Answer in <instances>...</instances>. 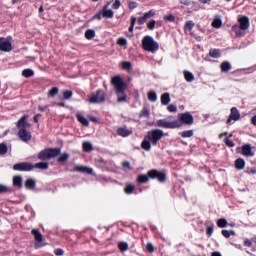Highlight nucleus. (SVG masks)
Here are the masks:
<instances>
[{"instance_id": "nucleus-1", "label": "nucleus", "mask_w": 256, "mask_h": 256, "mask_svg": "<svg viewBox=\"0 0 256 256\" xmlns=\"http://www.w3.org/2000/svg\"><path fill=\"white\" fill-rule=\"evenodd\" d=\"M165 137V133L161 129H152L147 132L143 141L141 142V149L144 151H151V145L157 147L159 141Z\"/></svg>"}, {"instance_id": "nucleus-2", "label": "nucleus", "mask_w": 256, "mask_h": 256, "mask_svg": "<svg viewBox=\"0 0 256 256\" xmlns=\"http://www.w3.org/2000/svg\"><path fill=\"white\" fill-rule=\"evenodd\" d=\"M112 85L116 89L117 103H125L127 101V83L121 76H114L111 80Z\"/></svg>"}, {"instance_id": "nucleus-3", "label": "nucleus", "mask_w": 256, "mask_h": 256, "mask_svg": "<svg viewBox=\"0 0 256 256\" xmlns=\"http://www.w3.org/2000/svg\"><path fill=\"white\" fill-rule=\"evenodd\" d=\"M238 23H239V26L234 25L232 27V31H235L236 37H241L243 35V33L241 31H247V29H249V27L251 26V24L249 22V17L240 16L238 18Z\"/></svg>"}, {"instance_id": "nucleus-4", "label": "nucleus", "mask_w": 256, "mask_h": 256, "mask_svg": "<svg viewBox=\"0 0 256 256\" xmlns=\"http://www.w3.org/2000/svg\"><path fill=\"white\" fill-rule=\"evenodd\" d=\"M173 119V116H169L167 119H160L156 122V127H161L162 129H179L181 128V121L179 120H169Z\"/></svg>"}, {"instance_id": "nucleus-5", "label": "nucleus", "mask_w": 256, "mask_h": 256, "mask_svg": "<svg viewBox=\"0 0 256 256\" xmlns=\"http://www.w3.org/2000/svg\"><path fill=\"white\" fill-rule=\"evenodd\" d=\"M142 49L148 51V53H155L156 51H159V43H157L153 37L145 36L142 39Z\"/></svg>"}, {"instance_id": "nucleus-6", "label": "nucleus", "mask_w": 256, "mask_h": 256, "mask_svg": "<svg viewBox=\"0 0 256 256\" xmlns=\"http://www.w3.org/2000/svg\"><path fill=\"white\" fill-rule=\"evenodd\" d=\"M59 155H61V148H47L39 152L38 159L48 161V159H53Z\"/></svg>"}, {"instance_id": "nucleus-7", "label": "nucleus", "mask_w": 256, "mask_h": 256, "mask_svg": "<svg viewBox=\"0 0 256 256\" xmlns=\"http://www.w3.org/2000/svg\"><path fill=\"white\" fill-rule=\"evenodd\" d=\"M109 5H111V3L106 4L102 10L93 16V19H96L97 21H101L102 19H113L115 13L113 10L109 9Z\"/></svg>"}, {"instance_id": "nucleus-8", "label": "nucleus", "mask_w": 256, "mask_h": 256, "mask_svg": "<svg viewBox=\"0 0 256 256\" xmlns=\"http://www.w3.org/2000/svg\"><path fill=\"white\" fill-rule=\"evenodd\" d=\"M0 51H2V53L13 51V37H0Z\"/></svg>"}, {"instance_id": "nucleus-9", "label": "nucleus", "mask_w": 256, "mask_h": 256, "mask_svg": "<svg viewBox=\"0 0 256 256\" xmlns=\"http://www.w3.org/2000/svg\"><path fill=\"white\" fill-rule=\"evenodd\" d=\"M107 100V93L103 91L102 89H98L96 93L92 94L91 97L89 98V103H105Z\"/></svg>"}, {"instance_id": "nucleus-10", "label": "nucleus", "mask_w": 256, "mask_h": 256, "mask_svg": "<svg viewBox=\"0 0 256 256\" xmlns=\"http://www.w3.org/2000/svg\"><path fill=\"white\" fill-rule=\"evenodd\" d=\"M148 175L150 179H157L159 183H165V181H167V172H165V170L159 171L157 169H152L148 171Z\"/></svg>"}, {"instance_id": "nucleus-11", "label": "nucleus", "mask_w": 256, "mask_h": 256, "mask_svg": "<svg viewBox=\"0 0 256 256\" xmlns=\"http://www.w3.org/2000/svg\"><path fill=\"white\" fill-rule=\"evenodd\" d=\"M178 121H180L181 125H193L195 118L191 113L185 112L178 115Z\"/></svg>"}, {"instance_id": "nucleus-12", "label": "nucleus", "mask_w": 256, "mask_h": 256, "mask_svg": "<svg viewBox=\"0 0 256 256\" xmlns=\"http://www.w3.org/2000/svg\"><path fill=\"white\" fill-rule=\"evenodd\" d=\"M31 233L36 241L35 249H39V247H45V245H47V243H43V234H41L39 229H32Z\"/></svg>"}, {"instance_id": "nucleus-13", "label": "nucleus", "mask_w": 256, "mask_h": 256, "mask_svg": "<svg viewBox=\"0 0 256 256\" xmlns=\"http://www.w3.org/2000/svg\"><path fill=\"white\" fill-rule=\"evenodd\" d=\"M241 119V113L237 107H232L230 110V115L226 121L227 125H232L231 121H239Z\"/></svg>"}, {"instance_id": "nucleus-14", "label": "nucleus", "mask_w": 256, "mask_h": 256, "mask_svg": "<svg viewBox=\"0 0 256 256\" xmlns=\"http://www.w3.org/2000/svg\"><path fill=\"white\" fill-rule=\"evenodd\" d=\"M34 166L29 162L17 163L13 166L14 171H33Z\"/></svg>"}, {"instance_id": "nucleus-15", "label": "nucleus", "mask_w": 256, "mask_h": 256, "mask_svg": "<svg viewBox=\"0 0 256 256\" xmlns=\"http://www.w3.org/2000/svg\"><path fill=\"white\" fill-rule=\"evenodd\" d=\"M28 119H29V115L25 114L18 120L16 125L18 131H21V129H29L31 127V124L27 122Z\"/></svg>"}, {"instance_id": "nucleus-16", "label": "nucleus", "mask_w": 256, "mask_h": 256, "mask_svg": "<svg viewBox=\"0 0 256 256\" xmlns=\"http://www.w3.org/2000/svg\"><path fill=\"white\" fill-rule=\"evenodd\" d=\"M241 153L244 157H255V152L253 151V147H251V144L242 145Z\"/></svg>"}, {"instance_id": "nucleus-17", "label": "nucleus", "mask_w": 256, "mask_h": 256, "mask_svg": "<svg viewBox=\"0 0 256 256\" xmlns=\"http://www.w3.org/2000/svg\"><path fill=\"white\" fill-rule=\"evenodd\" d=\"M18 137L24 143H27V142L31 141V138H32L31 132L27 131V129H20L18 131Z\"/></svg>"}, {"instance_id": "nucleus-18", "label": "nucleus", "mask_w": 256, "mask_h": 256, "mask_svg": "<svg viewBox=\"0 0 256 256\" xmlns=\"http://www.w3.org/2000/svg\"><path fill=\"white\" fill-rule=\"evenodd\" d=\"M151 17H155L154 10L145 12L142 17L138 18V25H145V23H147V20L151 19Z\"/></svg>"}, {"instance_id": "nucleus-19", "label": "nucleus", "mask_w": 256, "mask_h": 256, "mask_svg": "<svg viewBox=\"0 0 256 256\" xmlns=\"http://www.w3.org/2000/svg\"><path fill=\"white\" fill-rule=\"evenodd\" d=\"M73 171H76L78 173H87V175H93V168H89L87 166H75L74 167V170Z\"/></svg>"}, {"instance_id": "nucleus-20", "label": "nucleus", "mask_w": 256, "mask_h": 256, "mask_svg": "<svg viewBox=\"0 0 256 256\" xmlns=\"http://www.w3.org/2000/svg\"><path fill=\"white\" fill-rule=\"evenodd\" d=\"M133 133L132 130H129L127 127H120L117 129V135L119 137H129Z\"/></svg>"}, {"instance_id": "nucleus-21", "label": "nucleus", "mask_w": 256, "mask_h": 256, "mask_svg": "<svg viewBox=\"0 0 256 256\" xmlns=\"http://www.w3.org/2000/svg\"><path fill=\"white\" fill-rule=\"evenodd\" d=\"M150 179H151V176H149V172H147V174H140V175H138L136 181L140 185H143V183H149Z\"/></svg>"}, {"instance_id": "nucleus-22", "label": "nucleus", "mask_w": 256, "mask_h": 256, "mask_svg": "<svg viewBox=\"0 0 256 256\" xmlns=\"http://www.w3.org/2000/svg\"><path fill=\"white\" fill-rule=\"evenodd\" d=\"M234 167L238 171H243V169H245V159L243 158L236 159L234 162Z\"/></svg>"}, {"instance_id": "nucleus-23", "label": "nucleus", "mask_w": 256, "mask_h": 256, "mask_svg": "<svg viewBox=\"0 0 256 256\" xmlns=\"http://www.w3.org/2000/svg\"><path fill=\"white\" fill-rule=\"evenodd\" d=\"M13 186L18 187V189H21L23 187V178L21 176H14Z\"/></svg>"}, {"instance_id": "nucleus-24", "label": "nucleus", "mask_w": 256, "mask_h": 256, "mask_svg": "<svg viewBox=\"0 0 256 256\" xmlns=\"http://www.w3.org/2000/svg\"><path fill=\"white\" fill-rule=\"evenodd\" d=\"M220 69H221L222 73H229V71H231V69H232L231 63H229L227 61L222 62L220 65Z\"/></svg>"}, {"instance_id": "nucleus-25", "label": "nucleus", "mask_w": 256, "mask_h": 256, "mask_svg": "<svg viewBox=\"0 0 256 256\" xmlns=\"http://www.w3.org/2000/svg\"><path fill=\"white\" fill-rule=\"evenodd\" d=\"M76 118L78 119L79 123L83 125V127H89V120L85 118L82 114H76Z\"/></svg>"}, {"instance_id": "nucleus-26", "label": "nucleus", "mask_w": 256, "mask_h": 256, "mask_svg": "<svg viewBox=\"0 0 256 256\" xmlns=\"http://www.w3.org/2000/svg\"><path fill=\"white\" fill-rule=\"evenodd\" d=\"M169 103H171V96L167 92L163 93L161 95V104L162 105H169Z\"/></svg>"}, {"instance_id": "nucleus-27", "label": "nucleus", "mask_w": 256, "mask_h": 256, "mask_svg": "<svg viewBox=\"0 0 256 256\" xmlns=\"http://www.w3.org/2000/svg\"><path fill=\"white\" fill-rule=\"evenodd\" d=\"M122 69L124 71H128V73H131V71H133V64L129 61H123L121 63Z\"/></svg>"}, {"instance_id": "nucleus-28", "label": "nucleus", "mask_w": 256, "mask_h": 256, "mask_svg": "<svg viewBox=\"0 0 256 256\" xmlns=\"http://www.w3.org/2000/svg\"><path fill=\"white\" fill-rule=\"evenodd\" d=\"M209 55H210V57H212L213 59H219V57H221V50L216 49V48L210 49Z\"/></svg>"}, {"instance_id": "nucleus-29", "label": "nucleus", "mask_w": 256, "mask_h": 256, "mask_svg": "<svg viewBox=\"0 0 256 256\" xmlns=\"http://www.w3.org/2000/svg\"><path fill=\"white\" fill-rule=\"evenodd\" d=\"M82 149L85 153H90V151H93V144L91 142H83Z\"/></svg>"}, {"instance_id": "nucleus-30", "label": "nucleus", "mask_w": 256, "mask_h": 256, "mask_svg": "<svg viewBox=\"0 0 256 256\" xmlns=\"http://www.w3.org/2000/svg\"><path fill=\"white\" fill-rule=\"evenodd\" d=\"M179 135L183 139H187V138L193 137L194 132L193 130H185V131L179 132Z\"/></svg>"}, {"instance_id": "nucleus-31", "label": "nucleus", "mask_w": 256, "mask_h": 256, "mask_svg": "<svg viewBox=\"0 0 256 256\" xmlns=\"http://www.w3.org/2000/svg\"><path fill=\"white\" fill-rule=\"evenodd\" d=\"M184 77L188 83L195 81V76L193 75V73H191L187 70L184 71Z\"/></svg>"}, {"instance_id": "nucleus-32", "label": "nucleus", "mask_w": 256, "mask_h": 256, "mask_svg": "<svg viewBox=\"0 0 256 256\" xmlns=\"http://www.w3.org/2000/svg\"><path fill=\"white\" fill-rule=\"evenodd\" d=\"M36 182L32 178H28L25 182L26 189H35Z\"/></svg>"}, {"instance_id": "nucleus-33", "label": "nucleus", "mask_w": 256, "mask_h": 256, "mask_svg": "<svg viewBox=\"0 0 256 256\" xmlns=\"http://www.w3.org/2000/svg\"><path fill=\"white\" fill-rule=\"evenodd\" d=\"M142 117H146V119H149V117H151V111L149 110V108H144L139 113V118L142 119Z\"/></svg>"}, {"instance_id": "nucleus-34", "label": "nucleus", "mask_w": 256, "mask_h": 256, "mask_svg": "<svg viewBox=\"0 0 256 256\" xmlns=\"http://www.w3.org/2000/svg\"><path fill=\"white\" fill-rule=\"evenodd\" d=\"M35 75V72L32 69H24L22 71V76L26 77V79H29V77H33Z\"/></svg>"}, {"instance_id": "nucleus-35", "label": "nucleus", "mask_w": 256, "mask_h": 256, "mask_svg": "<svg viewBox=\"0 0 256 256\" xmlns=\"http://www.w3.org/2000/svg\"><path fill=\"white\" fill-rule=\"evenodd\" d=\"M34 169H49V163L47 162H39L33 165Z\"/></svg>"}, {"instance_id": "nucleus-36", "label": "nucleus", "mask_w": 256, "mask_h": 256, "mask_svg": "<svg viewBox=\"0 0 256 256\" xmlns=\"http://www.w3.org/2000/svg\"><path fill=\"white\" fill-rule=\"evenodd\" d=\"M118 249L122 252L125 253V251H129V244L127 242H120L118 244Z\"/></svg>"}, {"instance_id": "nucleus-37", "label": "nucleus", "mask_w": 256, "mask_h": 256, "mask_svg": "<svg viewBox=\"0 0 256 256\" xmlns=\"http://www.w3.org/2000/svg\"><path fill=\"white\" fill-rule=\"evenodd\" d=\"M59 95V88L58 87H52L48 91V97H57Z\"/></svg>"}, {"instance_id": "nucleus-38", "label": "nucleus", "mask_w": 256, "mask_h": 256, "mask_svg": "<svg viewBox=\"0 0 256 256\" xmlns=\"http://www.w3.org/2000/svg\"><path fill=\"white\" fill-rule=\"evenodd\" d=\"M130 27L128 29L129 33H133L135 29V23H137V18L135 16H131L130 18Z\"/></svg>"}, {"instance_id": "nucleus-39", "label": "nucleus", "mask_w": 256, "mask_h": 256, "mask_svg": "<svg viewBox=\"0 0 256 256\" xmlns=\"http://www.w3.org/2000/svg\"><path fill=\"white\" fill-rule=\"evenodd\" d=\"M133 191H135V185L133 184H127L126 187L124 188V192L126 193V195H131Z\"/></svg>"}, {"instance_id": "nucleus-40", "label": "nucleus", "mask_w": 256, "mask_h": 256, "mask_svg": "<svg viewBox=\"0 0 256 256\" xmlns=\"http://www.w3.org/2000/svg\"><path fill=\"white\" fill-rule=\"evenodd\" d=\"M95 37V30L93 29H88L85 32V38L88 39V41H91V39H93Z\"/></svg>"}, {"instance_id": "nucleus-41", "label": "nucleus", "mask_w": 256, "mask_h": 256, "mask_svg": "<svg viewBox=\"0 0 256 256\" xmlns=\"http://www.w3.org/2000/svg\"><path fill=\"white\" fill-rule=\"evenodd\" d=\"M193 27H195V22H193L191 20L186 21L185 26H184L185 31H192Z\"/></svg>"}, {"instance_id": "nucleus-42", "label": "nucleus", "mask_w": 256, "mask_h": 256, "mask_svg": "<svg viewBox=\"0 0 256 256\" xmlns=\"http://www.w3.org/2000/svg\"><path fill=\"white\" fill-rule=\"evenodd\" d=\"M148 100L155 103L157 101V93L155 91L148 92Z\"/></svg>"}, {"instance_id": "nucleus-43", "label": "nucleus", "mask_w": 256, "mask_h": 256, "mask_svg": "<svg viewBox=\"0 0 256 256\" xmlns=\"http://www.w3.org/2000/svg\"><path fill=\"white\" fill-rule=\"evenodd\" d=\"M69 161V153H64L58 158V163H67Z\"/></svg>"}, {"instance_id": "nucleus-44", "label": "nucleus", "mask_w": 256, "mask_h": 256, "mask_svg": "<svg viewBox=\"0 0 256 256\" xmlns=\"http://www.w3.org/2000/svg\"><path fill=\"white\" fill-rule=\"evenodd\" d=\"M73 97V91L72 90H65L63 92V99H65L66 101H69V99H71Z\"/></svg>"}, {"instance_id": "nucleus-45", "label": "nucleus", "mask_w": 256, "mask_h": 256, "mask_svg": "<svg viewBox=\"0 0 256 256\" xmlns=\"http://www.w3.org/2000/svg\"><path fill=\"white\" fill-rule=\"evenodd\" d=\"M217 226L220 227V229L227 227V219L225 218L218 219Z\"/></svg>"}, {"instance_id": "nucleus-46", "label": "nucleus", "mask_w": 256, "mask_h": 256, "mask_svg": "<svg viewBox=\"0 0 256 256\" xmlns=\"http://www.w3.org/2000/svg\"><path fill=\"white\" fill-rule=\"evenodd\" d=\"M221 234L223 235V237H225L226 239H229V237H231V235H235V231L231 230H222Z\"/></svg>"}, {"instance_id": "nucleus-47", "label": "nucleus", "mask_w": 256, "mask_h": 256, "mask_svg": "<svg viewBox=\"0 0 256 256\" xmlns=\"http://www.w3.org/2000/svg\"><path fill=\"white\" fill-rule=\"evenodd\" d=\"M7 151H9L7 144L1 143L0 144V155H6Z\"/></svg>"}, {"instance_id": "nucleus-48", "label": "nucleus", "mask_w": 256, "mask_h": 256, "mask_svg": "<svg viewBox=\"0 0 256 256\" xmlns=\"http://www.w3.org/2000/svg\"><path fill=\"white\" fill-rule=\"evenodd\" d=\"M221 25H223V22L221 21V19H214V21L212 22V26L215 29H219Z\"/></svg>"}, {"instance_id": "nucleus-49", "label": "nucleus", "mask_w": 256, "mask_h": 256, "mask_svg": "<svg viewBox=\"0 0 256 256\" xmlns=\"http://www.w3.org/2000/svg\"><path fill=\"white\" fill-rule=\"evenodd\" d=\"M155 25H157V21L155 20H150L147 23V29H149V31H153V29H155Z\"/></svg>"}, {"instance_id": "nucleus-50", "label": "nucleus", "mask_w": 256, "mask_h": 256, "mask_svg": "<svg viewBox=\"0 0 256 256\" xmlns=\"http://www.w3.org/2000/svg\"><path fill=\"white\" fill-rule=\"evenodd\" d=\"M164 21H168L169 23H175V16H173L172 14L165 15Z\"/></svg>"}, {"instance_id": "nucleus-51", "label": "nucleus", "mask_w": 256, "mask_h": 256, "mask_svg": "<svg viewBox=\"0 0 256 256\" xmlns=\"http://www.w3.org/2000/svg\"><path fill=\"white\" fill-rule=\"evenodd\" d=\"M224 143L227 147H235V142L231 141L228 137L224 138Z\"/></svg>"}, {"instance_id": "nucleus-52", "label": "nucleus", "mask_w": 256, "mask_h": 256, "mask_svg": "<svg viewBox=\"0 0 256 256\" xmlns=\"http://www.w3.org/2000/svg\"><path fill=\"white\" fill-rule=\"evenodd\" d=\"M167 110L169 111V113H177V106L170 104L168 105Z\"/></svg>"}, {"instance_id": "nucleus-53", "label": "nucleus", "mask_w": 256, "mask_h": 256, "mask_svg": "<svg viewBox=\"0 0 256 256\" xmlns=\"http://www.w3.org/2000/svg\"><path fill=\"white\" fill-rule=\"evenodd\" d=\"M146 251H147L148 253H153V252L155 251V247L153 246L152 243H147V245H146Z\"/></svg>"}, {"instance_id": "nucleus-54", "label": "nucleus", "mask_w": 256, "mask_h": 256, "mask_svg": "<svg viewBox=\"0 0 256 256\" xmlns=\"http://www.w3.org/2000/svg\"><path fill=\"white\" fill-rule=\"evenodd\" d=\"M117 43L120 45V47L127 46V40L125 38H119Z\"/></svg>"}, {"instance_id": "nucleus-55", "label": "nucleus", "mask_w": 256, "mask_h": 256, "mask_svg": "<svg viewBox=\"0 0 256 256\" xmlns=\"http://www.w3.org/2000/svg\"><path fill=\"white\" fill-rule=\"evenodd\" d=\"M64 251H63V249H61V248H57L56 250H54V254L56 255V256H63L64 255Z\"/></svg>"}, {"instance_id": "nucleus-56", "label": "nucleus", "mask_w": 256, "mask_h": 256, "mask_svg": "<svg viewBox=\"0 0 256 256\" xmlns=\"http://www.w3.org/2000/svg\"><path fill=\"white\" fill-rule=\"evenodd\" d=\"M9 192V188L3 184H0V194Z\"/></svg>"}, {"instance_id": "nucleus-57", "label": "nucleus", "mask_w": 256, "mask_h": 256, "mask_svg": "<svg viewBox=\"0 0 256 256\" xmlns=\"http://www.w3.org/2000/svg\"><path fill=\"white\" fill-rule=\"evenodd\" d=\"M122 166L125 168V169H129L130 171H131V162H129V161H124L123 163H122Z\"/></svg>"}, {"instance_id": "nucleus-58", "label": "nucleus", "mask_w": 256, "mask_h": 256, "mask_svg": "<svg viewBox=\"0 0 256 256\" xmlns=\"http://www.w3.org/2000/svg\"><path fill=\"white\" fill-rule=\"evenodd\" d=\"M252 246H253V239L252 240L246 239L244 241V247H252Z\"/></svg>"}, {"instance_id": "nucleus-59", "label": "nucleus", "mask_w": 256, "mask_h": 256, "mask_svg": "<svg viewBox=\"0 0 256 256\" xmlns=\"http://www.w3.org/2000/svg\"><path fill=\"white\" fill-rule=\"evenodd\" d=\"M206 235H208V237H211V235H213V226L207 227Z\"/></svg>"}, {"instance_id": "nucleus-60", "label": "nucleus", "mask_w": 256, "mask_h": 256, "mask_svg": "<svg viewBox=\"0 0 256 256\" xmlns=\"http://www.w3.org/2000/svg\"><path fill=\"white\" fill-rule=\"evenodd\" d=\"M112 7H113V9H119L121 7V1L115 0Z\"/></svg>"}, {"instance_id": "nucleus-61", "label": "nucleus", "mask_w": 256, "mask_h": 256, "mask_svg": "<svg viewBox=\"0 0 256 256\" xmlns=\"http://www.w3.org/2000/svg\"><path fill=\"white\" fill-rule=\"evenodd\" d=\"M137 7H138L137 2H134V1L129 2V9L133 10V9H137Z\"/></svg>"}, {"instance_id": "nucleus-62", "label": "nucleus", "mask_w": 256, "mask_h": 256, "mask_svg": "<svg viewBox=\"0 0 256 256\" xmlns=\"http://www.w3.org/2000/svg\"><path fill=\"white\" fill-rule=\"evenodd\" d=\"M182 5H186V7H189V5H191V1L190 0H181L180 2Z\"/></svg>"}, {"instance_id": "nucleus-63", "label": "nucleus", "mask_w": 256, "mask_h": 256, "mask_svg": "<svg viewBox=\"0 0 256 256\" xmlns=\"http://www.w3.org/2000/svg\"><path fill=\"white\" fill-rule=\"evenodd\" d=\"M248 173H249V175H255L256 174V169L255 168H250L248 170Z\"/></svg>"}, {"instance_id": "nucleus-64", "label": "nucleus", "mask_w": 256, "mask_h": 256, "mask_svg": "<svg viewBox=\"0 0 256 256\" xmlns=\"http://www.w3.org/2000/svg\"><path fill=\"white\" fill-rule=\"evenodd\" d=\"M251 123H252L253 125H255V127H256V115H254V116L252 117Z\"/></svg>"}]
</instances>
